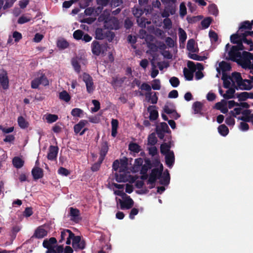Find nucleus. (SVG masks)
<instances>
[{
    "mask_svg": "<svg viewBox=\"0 0 253 253\" xmlns=\"http://www.w3.org/2000/svg\"><path fill=\"white\" fill-rule=\"evenodd\" d=\"M116 195L120 196L122 199L116 198L117 206L119 204L120 209L122 210H129L132 208L134 205V201L128 196L124 191H114Z\"/></svg>",
    "mask_w": 253,
    "mask_h": 253,
    "instance_id": "nucleus-1",
    "label": "nucleus"
},
{
    "mask_svg": "<svg viewBox=\"0 0 253 253\" xmlns=\"http://www.w3.org/2000/svg\"><path fill=\"white\" fill-rule=\"evenodd\" d=\"M162 170H159L158 169H154L152 170L151 173L150 174L148 183L152 185L156 180L158 178L159 182L161 184L163 185H167L169 182V174L168 171L167 172H164L162 174Z\"/></svg>",
    "mask_w": 253,
    "mask_h": 253,
    "instance_id": "nucleus-2",
    "label": "nucleus"
},
{
    "mask_svg": "<svg viewBox=\"0 0 253 253\" xmlns=\"http://www.w3.org/2000/svg\"><path fill=\"white\" fill-rule=\"evenodd\" d=\"M221 79L223 81L224 87L225 88L230 86L237 88L242 79L241 74L237 72L233 73L231 76L223 73Z\"/></svg>",
    "mask_w": 253,
    "mask_h": 253,
    "instance_id": "nucleus-3",
    "label": "nucleus"
},
{
    "mask_svg": "<svg viewBox=\"0 0 253 253\" xmlns=\"http://www.w3.org/2000/svg\"><path fill=\"white\" fill-rule=\"evenodd\" d=\"M238 63L244 69L253 72V54L247 52L243 51L242 56Z\"/></svg>",
    "mask_w": 253,
    "mask_h": 253,
    "instance_id": "nucleus-4",
    "label": "nucleus"
},
{
    "mask_svg": "<svg viewBox=\"0 0 253 253\" xmlns=\"http://www.w3.org/2000/svg\"><path fill=\"white\" fill-rule=\"evenodd\" d=\"M231 42L234 43H237L236 45L239 48L244 49V47L242 44L243 42L250 45L251 47L253 46V42L252 41L247 39L245 38L244 33L241 34L239 33L232 35L230 37Z\"/></svg>",
    "mask_w": 253,
    "mask_h": 253,
    "instance_id": "nucleus-5",
    "label": "nucleus"
},
{
    "mask_svg": "<svg viewBox=\"0 0 253 253\" xmlns=\"http://www.w3.org/2000/svg\"><path fill=\"white\" fill-rule=\"evenodd\" d=\"M242 50L237 46H233L231 49L227 52V55L226 58L238 62L242 56V53L239 50Z\"/></svg>",
    "mask_w": 253,
    "mask_h": 253,
    "instance_id": "nucleus-6",
    "label": "nucleus"
},
{
    "mask_svg": "<svg viewBox=\"0 0 253 253\" xmlns=\"http://www.w3.org/2000/svg\"><path fill=\"white\" fill-rule=\"evenodd\" d=\"M249 80L242 79L237 87L243 90H250L253 87V72L249 75Z\"/></svg>",
    "mask_w": 253,
    "mask_h": 253,
    "instance_id": "nucleus-7",
    "label": "nucleus"
},
{
    "mask_svg": "<svg viewBox=\"0 0 253 253\" xmlns=\"http://www.w3.org/2000/svg\"><path fill=\"white\" fill-rule=\"evenodd\" d=\"M48 81L44 75L41 74L40 76L38 77L32 81L31 87L33 88H37L40 84H42L44 86L48 85Z\"/></svg>",
    "mask_w": 253,
    "mask_h": 253,
    "instance_id": "nucleus-8",
    "label": "nucleus"
},
{
    "mask_svg": "<svg viewBox=\"0 0 253 253\" xmlns=\"http://www.w3.org/2000/svg\"><path fill=\"white\" fill-rule=\"evenodd\" d=\"M241 112V108H235L228 113V116L225 120V123L229 126H233L235 124L234 118L239 115Z\"/></svg>",
    "mask_w": 253,
    "mask_h": 253,
    "instance_id": "nucleus-9",
    "label": "nucleus"
},
{
    "mask_svg": "<svg viewBox=\"0 0 253 253\" xmlns=\"http://www.w3.org/2000/svg\"><path fill=\"white\" fill-rule=\"evenodd\" d=\"M84 82L85 83L87 91L90 93L93 92L94 86L92 78L87 74L84 73L82 75Z\"/></svg>",
    "mask_w": 253,
    "mask_h": 253,
    "instance_id": "nucleus-10",
    "label": "nucleus"
},
{
    "mask_svg": "<svg viewBox=\"0 0 253 253\" xmlns=\"http://www.w3.org/2000/svg\"><path fill=\"white\" fill-rule=\"evenodd\" d=\"M106 50V46L104 44H100L97 41H94L92 43V53L99 55L101 53H104Z\"/></svg>",
    "mask_w": 253,
    "mask_h": 253,
    "instance_id": "nucleus-11",
    "label": "nucleus"
},
{
    "mask_svg": "<svg viewBox=\"0 0 253 253\" xmlns=\"http://www.w3.org/2000/svg\"><path fill=\"white\" fill-rule=\"evenodd\" d=\"M69 210V215L71 216V220L75 223H78L81 220L82 218L80 216V211L77 208H74L73 207H70Z\"/></svg>",
    "mask_w": 253,
    "mask_h": 253,
    "instance_id": "nucleus-12",
    "label": "nucleus"
},
{
    "mask_svg": "<svg viewBox=\"0 0 253 253\" xmlns=\"http://www.w3.org/2000/svg\"><path fill=\"white\" fill-rule=\"evenodd\" d=\"M9 81L7 73L3 69H0V84L4 89L8 88Z\"/></svg>",
    "mask_w": 253,
    "mask_h": 253,
    "instance_id": "nucleus-13",
    "label": "nucleus"
},
{
    "mask_svg": "<svg viewBox=\"0 0 253 253\" xmlns=\"http://www.w3.org/2000/svg\"><path fill=\"white\" fill-rule=\"evenodd\" d=\"M104 26L108 29H117L119 28V21L115 17H111L105 20Z\"/></svg>",
    "mask_w": 253,
    "mask_h": 253,
    "instance_id": "nucleus-14",
    "label": "nucleus"
},
{
    "mask_svg": "<svg viewBox=\"0 0 253 253\" xmlns=\"http://www.w3.org/2000/svg\"><path fill=\"white\" fill-rule=\"evenodd\" d=\"M57 243V240L55 237H51L49 239H46L43 240L42 243V246L43 248L50 250L55 247V245Z\"/></svg>",
    "mask_w": 253,
    "mask_h": 253,
    "instance_id": "nucleus-15",
    "label": "nucleus"
},
{
    "mask_svg": "<svg viewBox=\"0 0 253 253\" xmlns=\"http://www.w3.org/2000/svg\"><path fill=\"white\" fill-rule=\"evenodd\" d=\"M47 234V231L41 227H38L35 231L32 237H35L38 239H42L46 236Z\"/></svg>",
    "mask_w": 253,
    "mask_h": 253,
    "instance_id": "nucleus-16",
    "label": "nucleus"
},
{
    "mask_svg": "<svg viewBox=\"0 0 253 253\" xmlns=\"http://www.w3.org/2000/svg\"><path fill=\"white\" fill-rule=\"evenodd\" d=\"M146 100L152 104H156L158 101V97L155 92H146L145 94Z\"/></svg>",
    "mask_w": 253,
    "mask_h": 253,
    "instance_id": "nucleus-17",
    "label": "nucleus"
},
{
    "mask_svg": "<svg viewBox=\"0 0 253 253\" xmlns=\"http://www.w3.org/2000/svg\"><path fill=\"white\" fill-rule=\"evenodd\" d=\"M60 238L59 240V242L61 243L65 240L67 237L69 236L70 238H72L74 236V233L69 229H61Z\"/></svg>",
    "mask_w": 253,
    "mask_h": 253,
    "instance_id": "nucleus-18",
    "label": "nucleus"
},
{
    "mask_svg": "<svg viewBox=\"0 0 253 253\" xmlns=\"http://www.w3.org/2000/svg\"><path fill=\"white\" fill-rule=\"evenodd\" d=\"M231 69V66L230 64L225 61H222L219 64V67L216 68L217 71L220 74V70H221L223 73H225V72L229 71Z\"/></svg>",
    "mask_w": 253,
    "mask_h": 253,
    "instance_id": "nucleus-19",
    "label": "nucleus"
},
{
    "mask_svg": "<svg viewBox=\"0 0 253 253\" xmlns=\"http://www.w3.org/2000/svg\"><path fill=\"white\" fill-rule=\"evenodd\" d=\"M58 148L55 146H51L49 147V153L47 155V158L50 160H53L56 159L58 153Z\"/></svg>",
    "mask_w": 253,
    "mask_h": 253,
    "instance_id": "nucleus-20",
    "label": "nucleus"
},
{
    "mask_svg": "<svg viewBox=\"0 0 253 253\" xmlns=\"http://www.w3.org/2000/svg\"><path fill=\"white\" fill-rule=\"evenodd\" d=\"M148 111L150 113L149 118L151 120H155L158 117V112L156 110V106H150L147 108Z\"/></svg>",
    "mask_w": 253,
    "mask_h": 253,
    "instance_id": "nucleus-21",
    "label": "nucleus"
},
{
    "mask_svg": "<svg viewBox=\"0 0 253 253\" xmlns=\"http://www.w3.org/2000/svg\"><path fill=\"white\" fill-rule=\"evenodd\" d=\"M32 173L35 179L41 178L43 176V170L38 167H35L33 169Z\"/></svg>",
    "mask_w": 253,
    "mask_h": 253,
    "instance_id": "nucleus-22",
    "label": "nucleus"
},
{
    "mask_svg": "<svg viewBox=\"0 0 253 253\" xmlns=\"http://www.w3.org/2000/svg\"><path fill=\"white\" fill-rule=\"evenodd\" d=\"M165 155L166 162L169 167H171L174 162V156L172 151L169 152Z\"/></svg>",
    "mask_w": 253,
    "mask_h": 253,
    "instance_id": "nucleus-23",
    "label": "nucleus"
},
{
    "mask_svg": "<svg viewBox=\"0 0 253 253\" xmlns=\"http://www.w3.org/2000/svg\"><path fill=\"white\" fill-rule=\"evenodd\" d=\"M108 150V147L107 142H103L102 144L100 150V162H102L105 156H106Z\"/></svg>",
    "mask_w": 253,
    "mask_h": 253,
    "instance_id": "nucleus-24",
    "label": "nucleus"
},
{
    "mask_svg": "<svg viewBox=\"0 0 253 253\" xmlns=\"http://www.w3.org/2000/svg\"><path fill=\"white\" fill-rule=\"evenodd\" d=\"M88 124V122L86 120H82L78 124L74 126V131L76 133H78L81 129Z\"/></svg>",
    "mask_w": 253,
    "mask_h": 253,
    "instance_id": "nucleus-25",
    "label": "nucleus"
},
{
    "mask_svg": "<svg viewBox=\"0 0 253 253\" xmlns=\"http://www.w3.org/2000/svg\"><path fill=\"white\" fill-rule=\"evenodd\" d=\"M187 48L192 52H196L198 50V48L195 46V41L193 39H190L188 41Z\"/></svg>",
    "mask_w": 253,
    "mask_h": 253,
    "instance_id": "nucleus-26",
    "label": "nucleus"
},
{
    "mask_svg": "<svg viewBox=\"0 0 253 253\" xmlns=\"http://www.w3.org/2000/svg\"><path fill=\"white\" fill-rule=\"evenodd\" d=\"M130 185L126 184H119L117 183H112L111 185H110L109 188L110 189H125L126 190H131V187H130Z\"/></svg>",
    "mask_w": 253,
    "mask_h": 253,
    "instance_id": "nucleus-27",
    "label": "nucleus"
},
{
    "mask_svg": "<svg viewBox=\"0 0 253 253\" xmlns=\"http://www.w3.org/2000/svg\"><path fill=\"white\" fill-rule=\"evenodd\" d=\"M120 162V172H125L127 170V159L126 158L121 159Z\"/></svg>",
    "mask_w": 253,
    "mask_h": 253,
    "instance_id": "nucleus-28",
    "label": "nucleus"
},
{
    "mask_svg": "<svg viewBox=\"0 0 253 253\" xmlns=\"http://www.w3.org/2000/svg\"><path fill=\"white\" fill-rule=\"evenodd\" d=\"M235 87L230 86L229 89L226 91L225 93L223 94V97L225 99H229L234 97Z\"/></svg>",
    "mask_w": 253,
    "mask_h": 253,
    "instance_id": "nucleus-29",
    "label": "nucleus"
},
{
    "mask_svg": "<svg viewBox=\"0 0 253 253\" xmlns=\"http://www.w3.org/2000/svg\"><path fill=\"white\" fill-rule=\"evenodd\" d=\"M63 245H56L50 250H46L45 253H63Z\"/></svg>",
    "mask_w": 253,
    "mask_h": 253,
    "instance_id": "nucleus-30",
    "label": "nucleus"
},
{
    "mask_svg": "<svg viewBox=\"0 0 253 253\" xmlns=\"http://www.w3.org/2000/svg\"><path fill=\"white\" fill-rule=\"evenodd\" d=\"M81 59L78 58H74L72 60V64L74 68V70L77 72L80 73L81 71V67L80 63Z\"/></svg>",
    "mask_w": 253,
    "mask_h": 253,
    "instance_id": "nucleus-31",
    "label": "nucleus"
},
{
    "mask_svg": "<svg viewBox=\"0 0 253 253\" xmlns=\"http://www.w3.org/2000/svg\"><path fill=\"white\" fill-rule=\"evenodd\" d=\"M116 180L119 182H125L129 180L130 178L125 173L118 174L116 173Z\"/></svg>",
    "mask_w": 253,
    "mask_h": 253,
    "instance_id": "nucleus-32",
    "label": "nucleus"
},
{
    "mask_svg": "<svg viewBox=\"0 0 253 253\" xmlns=\"http://www.w3.org/2000/svg\"><path fill=\"white\" fill-rule=\"evenodd\" d=\"M12 162L14 166L16 168H21L24 164V161L18 157H14Z\"/></svg>",
    "mask_w": 253,
    "mask_h": 253,
    "instance_id": "nucleus-33",
    "label": "nucleus"
},
{
    "mask_svg": "<svg viewBox=\"0 0 253 253\" xmlns=\"http://www.w3.org/2000/svg\"><path fill=\"white\" fill-rule=\"evenodd\" d=\"M146 19L144 17H138L137 19V23L138 25L142 27V28H145L146 26V24H150L151 23V22L150 21H146Z\"/></svg>",
    "mask_w": 253,
    "mask_h": 253,
    "instance_id": "nucleus-34",
    "label": "nucleus"
},
{
    "mask_svg": "<svg viewBox=\"0 0 253 253\" xmlns=\"http://www.w3.org/2000/svg\"><path fill=\"white\" fill-rule=\"evenodd\" d=\"M218 131L223 136H226L229 132L228 127L225 125L219 126L218 127Z\"/></svg>",
    "mask_w": 253,
    "mask_h": 253,
    "instance_id": "nucleus-35",
    "label": "nucleus"
},
{
    "mask_svg": "<svg viewBox=\"0 0 253 253\" xmlns=\"http://www.w3.org/2000/svg\"><path fill=\"white\" fill-rule=\"evenodd\" d=\"M59 97L60 99L63 100L66 102H69L70 100V96L68 93L65 91H62L59 93Z\"/></svg>",
    "mask_w": 253,
    "mask_h": 253,
    "instance_id": "nucleus-36",
    "label": "nucleus"
},
{
    "mask_svg": "<svg viewBox=\"0 0 253 253\" xmlns=\"http://www.w3.org/2000/svg\"><path fill=\"white\" fill-rule=\"evenodd\" d=\"M178 34L180 42L183 43L187 38V35L185 32L182 28H179L178 29Z\"/></svg>",
    "mask_w": 253,
    "mask_h": 253,
    "instance_id": "nucleus-37",
    "label": "nucleus"
},
{
    "mask_svg": "<svg viewBox=\"0 0 253 253\" xmlns=\"http://www.w3.org/2000/svg\"><path fill=\"white\" fill-rule=\"evenodd\" d=\"M193 72L190 71L189 69L185 68L183 70V73L186 80L190 81L193 78Z\"/></svg>",
    "mask_w": 253,
    "mask_h": 253,
    "instance_id": "nucleus-38",
    "label": "nucleus"
},
{
    "mask_svg": "<svg viewBox=\"0 0 253 253\" xmlns=\"http://www.w3.org/2000/svg\"><path fill=\"white\" fill-rule=\"evenodd\" d=\"M18 123L19 126L21 128H25L26 127H28V123L26 121L25 119L22 117H19L18 118Z\"/></svg>",
    "mask_w": 253,
    "mask_h": 253,
    "instance_id": "nucleus-39",
    "label": "nucleus"
},
{
    "mask_svg": "<svg viewBox=\"0 0 253 253\" xmlns=\"http://www.w3.org/2000/svg\"><path fill=\"white\" fill-rule=\"evenodd\" d=\"M58 118V116L54 114H48L45 117V119L48 123L55 122L57 120Z\"/></svg>",
    "mask_w": 253,
    "mask_h": 253,
    "instance_id": "nucleus-40",
    "label": "nucleus"
},
{
    "mask_svg": "<svg viewBox=\"0 0 253 253\" xmlns=\"http://www.w3.org/2000/svg\"><path fill=\"white\" fill-rule=\"evenodd\" d=\"M157 141L156 137L154 133L150 134L148 138V143L152 146H154Z\"/></svg>",
    "mask_w": 253,
    "mask_h": 253,
    "instance_id": "nucleus-41",
    "label": "nucleus"
},
{
    "mask_svg": "<svg viewBox=\"0 0 253 253\" xmlns=\"http://www.w3.org/2000/svg\"><path fill=\"white\" fill-rule=\"evenodd\" d=\"M170 147V146L169 144H168V143H165L162 144L161 146V153L165 155L169 152H171L169 150Z\"/></svg>",
    "mask_w": 253,
    "mask_h": 253,
    "instance_id": "nucleus-42",
    "label": "nucleus"
},
{
    "mask_svg": "<svg viewBox=\"0 0 253 253\" xmlns=\"http://www.w3.org/2000/svg\"><path fill=\"white\" fill-rule=\"evenodd\" d=\"M129 149L131 151L138 153L140 151V146L136 143H132L129 145Z\"/></svg>",
    "mask_w": 253,
    "mask_h": 253,
    "instance_id": "nucleus-43",
    "label": "nucleus"
},
{
    "mask_svg": "<svg viewBox=\"0 0 253 253\" xmlns=\"http://www.w3.org/2000/svg\"><path fill=\"white\" fill-rule=\"evenodd\" d=\"M85 242L84 240H82L81 242H80V243L77 244L76 246L73 247V248L74 249V250L76 251H79V250H82L84 249L85 247Z\"/></svg>",
    "mask_w": 253,
    "mask_h": 253,
    "instance_id": "nucleus-44",
    "label": "nucleus"
},
{
    "mask_svg": "<svg viewBox=\"0 0 253 253\" xmlns=\"http://www.w3.org/2000/svg\"><path fill=\"white\" fill-rule=\"evenodd\" d=\"M202 104L200 102H196L193 105V108L194 110L195 114H197L200 112L202 108Z\"/></svg>",
    "mask_w": 253,
    "mask_h": 253,
    "instance_id": "nucleus-45",
    "label": "nucleus"
},
{
    "mask_svg": "<svg viewBox=\"0 0 253 253\" xmlns=\"http://www.w3.org/2000/svg\"><path fill=\"white\" fill-rule=\"evenodd\" d=\"M179 14L182 17H183L187 13L186 7L184 3L182 2L180 4Z\"/></svg>",
    "mask_w": 253,
    "mask_h": 253,
    "instance_id": "nucleus-46",
    "label": "nucleus"
},
{
    "mask_svg": "<svg viewBox=\"0 0 253 253\" xmlns=\"http://www.w3.org/2000/svg\"><path fill=\"white\" fill-rule=\"evenodd\" d=\"M168 128V126L166 123H161L160 125L157 126L156 127V129H159L165 132H167Z\"/></svg>",
    "mask_w": 253,
    "mask_h": 253,
    "instance_id": "nucleus-47",
    "label": "nucleus"
},
{
    "mask_svg": "<svg viewBox=\"0 0 253 253\" xmlns=\"http://www.w3.org/2000/svg\"><path fill=\"white\" fill-rule=\"evenodd\" d=\"M68 46V42L64 40H59L57 42V46L61 48V49H64Z\"/></svg>",
    "mask_w": 253,
    "mask_h": 253,
    "instance_id": "nucleus-48",
    "label": "nucleus"
},
{
    "mask_svg": "<svg viewBox=\"0 0 253 253\" xmlns=\"http://www.w3.org/2000/svg\"><path fill=\"white\" fill-rule=\"evenodd\" d=\"M164 112L168 114H171L174 109L170 104H167L165 105L164 108Z\"/></svg>",
    "mask_w": 253,
    "mask_h": 253,
    "instance_id": "nucleus-49",
    "label": "nucleus"
},
{
    "mask_svg": "<svg viewBox=\"0 0 253 253\" xmlns=\"http://www.w3.org/2000/svg\"><path fill=\"white\" fill-rule=\"evenodd\" d=\"M83 35L84 32L80 30L75 31L73 34V37L76 40L81 39Z\"/></svg>",
    "mask_w": 253,
    "mask_h": 253,
    "instance_id": "nucleus-50",
    "label": "nucleus"
},
{
    "mask_svg": "<svg viewBox=\"0 0 253 253\" xmlns=\"http://www.w3.org/2000/svg\"><path fill=\"white\" fill-rule=\"evenodd\" d=\"M189 57L191 59L198 60V61H203L206 58V57L204 56H199L197 54H194V53L189 54Z\"/></svg>",
    "mask_w": 253,
    "mask_h": 253,
    "instance_id": "nucleus-51",
    "label": "nucleus"
},
{
    "mask_svg": "<svg viewBox=\"0 0 253 253\" xmlns=\"http://www.w3.org/2000/svg\"><path fill=\"white\" fill-rule=\"evenodd\" d=\"M83 113V111L79 108H75L72 110L71 114L74 117H80L81 115Z\"/></svg>",
    "mask_w": 253,
    "mask_h": 253,
    "instance_id": "nucleus-52",
    "label": "nucleus"
},
{
    "mask_svg": "<svg viewBox=\"0 0 253 253\" xmlns=\"http://www.w3.org/2000/svg\"><path fill=\"white\" fill-rule=\"evenodd\" d=\"M211 22V19L210 17H208L204 19L201 22V25L204 28H207L210 25Z\"/></svg>",
    "mask_w": 253,
    "mask_h": 253,
    "instance_id": "nucleus-53",
    "label": "nucleus"
},
{
    "mask_svg": "<svg viewBox=\"0 0 253 253\" xmlns=\"http://www.w3.org/2000/svg\"><path fill=\"white\" fill-rule=\"evenodd\" d=\"M96 37L99 40L103 39L105 35L103 33V31L101 29H97L96 30Z\"/></svg>",
    "mask_w": 253,
    "mask_h": 253,
    "instance_id": "nucleus-54",
    "label": "nucleus"
},
{
    "mask_svg": "<svg viewBox=\"0 0 253 253\" xmlns=\"http://www.w3.org/2000/svg\"><path fill=\"white\" fill-rule=\"evenodd\" d=\"M72 247H74L77 244L80 243L82 240L81 237L80 236H75L74 234V236L72 237Z\"/></svg>",
    "mask_w": 253,
    "mask_h": 253,
    "instance_id": "nucleus-55",
    "label": "nucleus"
},
{
    "mask_svg": "<svg viewBox=\"0 0 253 253\" xmlns=\"http://www.w3.org/2000/svg\"><path fill=\"white\" fill-rule=\"evenodd\" d=\"M172 22L170 19L166 18L164 20V28L166 29H170L171 28Z\"/></svg>",
    "mask_w": 253,
    "mask_h": 253,
    "instance_id": "nucleus-56",
    "label": "nucleus"
},
{
    "mask_svg": "<svg viewBox=\"0 0 253 253\" xmlns=\"http://www.w3.org/2000/svg\"><path fill=\"white\" fill-rule=\"evenodd\" d=\"M152 88L154 90H159L161 88L160 82L159 80H154L152 84Z\"/></svg>",
    "mask_w": 253,
    "mask_h": 253,
    "instance_id": "nucleus-57",
    "label": "nucleus"
},
{
    "mask_svg": "<svg viewBox=\"0 0 253 253\" xmlns=\"http://www.w3.org/2000/svg\"><path fill=\"white\" fill-rule=\"evenodd\" d=\"M169 82L171 85L173 87H177L179 84V81L177 78L172 77L169 80Z\"/></svg>",
    "mask_w": 253,
    "mask_h": 253,
    "instance_id": "nucleus-58",
    "label": "nucleus"
},
{
    "mask_svg": "<svg viewBox=\"0 0 253 253\" xmlns=\"http://www.w3.org/2000/svg\"><path fill=\"white\" fill-rule=\"evenodd\" d=\"M209 11L211 14L215 15H216L218 13L217 7L214 4H211L209 6Z\"/></svg>",
    "mask_w": 253,
    "mask_h": 253,
    "instance_id": "nucleus-59",
    "label": "nucleus"
},
{
    "mask_svg": "<svg viewBox=\"0 0 253 253\" xmlns=\"http://www.w3.org/2000/svg\"><path fill=\"white\" fill-rule=\"evenodd\" d=\"M92 103L94 106V107L91 109V111L93 112H96L98 111L100 109V103L96 100H92Z\"/></svg>",
    "mask_w": 253,
    "mask_h": 253,
    "instance_id": "nucleus-60",
    "label": "nucleus"
},
{
    "mask_svg": "<svg viewBox=\"0 0 253 253\" xmlns=\"http://www.w3.org/2000/svg\"><path fill=\"white\" fill-rule=\"evenodd\" d=\"M252 27V23H250L249 21H245L244 23H243L242 26L240 28V30L241 31H242V29H251Z\"/></svg>",
    "mask_w": 253,
    "mask_h": 253,
    "instance_id": "nucleus-61",
    "label": "nucleus"
},
{
    "mask_svg": "<svg viewBox=\"0 0 253 253\" xmlns=\"http://www.w3.org/2000/svg\"><path fill=\"white\" fill-rule=\"evenodd\" d=\"M238 97L239 98V100H245L250 97V93L247 92H242L238 94Z\"/></svg>",
    "mask_w": 253,
    "mask_h": 253,
    "instance_id": "nucleus-62",
    "label": "nucleus"
},
{
    "mask_svg": "<svg viewBox=\"0 0 253 253\" xmlns=\"http://www.w3.org/2000/svg\"><path fill=\"white\" fill-rule=\"evenodd\" d=\"M138 210L136 208H132L129 213V217L131 219H133L134 218V216L137 215L138 213Z\"/></svg>",
    "mask_w": 253,
    "mask_h": 253,
    "instance_id": "nucleus-63",
    "label": "nucleus"
},
{
    "mask_svg": "<svg viewBox=\"0 0 253 253\" xmlns=\"http://www.w3.org/2000/svg\"><path fill=\"white\" fill-rule=\"evenodd\" d=\"M33 213L32 208L31 207H27L25 209L24 211V215L25 217H29Z\"/></svg>",
    "mask_w": 253,
    "mask_h": 253,
    "instance_id": "nucleus-64",
    "label": "nucleus"
}]
</instances>
